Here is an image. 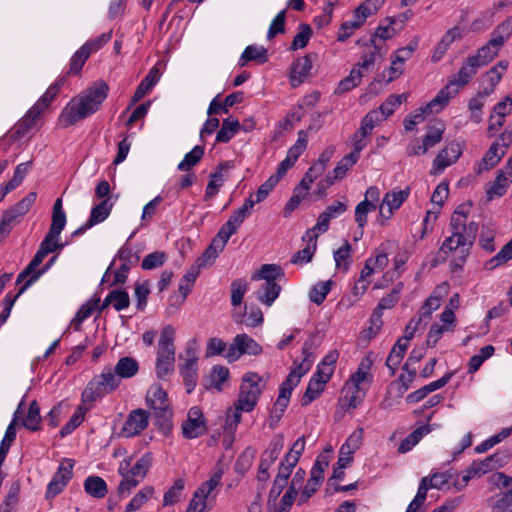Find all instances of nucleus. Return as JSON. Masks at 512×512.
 Instances as JSON below:
<instances>
[{"label": "nucleus", "mask_w": 512, "mask_h": 512, "mask_svg": "<svg viewBox=\"0 0 512 512\" xmlns=\"http://www.w3.org/2000/svg\"><path fill=\"white\" fill-rule=\"evenodd\" d=\"M468 207L459 206L451 216V235L446 237L439 248V254L450 258L452 272L461 271L470 255L478 232V224L468 221Z\"/></svg>", "instance_id": "f257e3e1"}, {"label": "nucleus", "mask_w": 512, "mask_h": 512, "mask_svg": "<svg viewBox=\"0 0 512 512\" xmlns=\"http://www.w3.org/2000/svg\"><path fill=\"white\" fill-rule=\"evenodd\" d=\"M109 87L102 81H96L78 96L72 98L62 110L59 123L69 127L97 112L108 96Z\"/></svg>", "instance_id": "f03ea898"}, {"label": "nucleus", "mask_w": 512, "mask_h": 512, "mask_svg": "<svg viewBox=\"0 0 512 512\" xmlns=\"http://www.w3.org/2000/svg\"><path fill=\"white\" fill-rule=\"evenodd\" d=\"M373 360L369 355L361 359L355 372H353L342 389L341 405L345 410L356 409L364 400L368 389L373 382L371 373Z\"/></svg>", "instance_id": "7ed1b4c3"}, {"label": "nucleus", "mask_w": 512, "mask_h": 512, "mask_svg": "<svg viewBox=\"0 0 512 512\" xmlns=\"http://www.w3.org/2000/svg\"><path fill=\"white\" fill-rule=\"evenodd\" d=\"M153 455L150 452L144 453L135 462L131 457L123 459L119 463L118 473L121 481L118 486V494L121 497L128 496L139 483L146 477L152 467Z\"/></svg>", "instance_id": "20e7f679"}, {"label": "nucleus", "mask_w": 512, "mask_h": 512, "mask_svg": "<svg viewBox=\"0 0 512 512\" xmlns=\"http://www.w3.org/2000/svg\"><path fill=\"white\" fill-rule=\"evenodd\" d=\"M176 329L167 324L162 327L156 347L155 372L163 379L174 371Z\"/></svg>", "instance_id": "39448f33"}, {"label": "nucleus", "mask_w": 512, "mask_h": 512, "mask_svg": "<svg viewBox=\"0 0 512 512\" xmlns=\"http://www.w3.org/2000/svg\"><path fill=\"white\" fill-rule=\"evenodd\" d=\"M266 387L264 378L256 372H246L241 378L239 392L234 403L238 404L240 410L251 412Z\"/></svg>", "instance_id": "423d86ee"}, {"label": "nucleus", "mask_w": 512, "mask_h": 512, "mask_svg": "<svg viewBox=\"0 0 512 512\" xmlns=\"http://www.w3.org/2000/svg\"><path fill=\"white\" fill-rule=\"evenodd\" d=\"M120 378L111 367H105L102 372L95 376L82 393L83 401L93 402L102 398L120 385Z\"/></svg>", "instance_id": "0eeeda50"}, {"label": "nucleus", "mask_w": 512, "mask_h": 512, "mask_svg": "<svg viewBox=\"0 0 512 512\" xmlns=\"http://www.w3.org/2000/svg\"><path fill=\"white\" fill-rule=\"evenodd\" d=\"M61 87L60 82H55L50 85L46 92L39 98V100L30 108L25 116L18 123V132L25 133L35 126L37 118L43 110L50 104V102L58 94Z\"/></svg>", "instance_id": "6e6552de"}, {"label": "nucleus", "mask_w": 512, "mask_h": 512, "mask_svg": "<svg viewBox=\"0 0 512 512\" xmlns=\"http://www.w3.org/2000/svg\"><path fill=\"white\" fill-rule=\"evenodd\" d=\"M64 247V244L60 242V236L51 234L48 232L41 242L38 251L34 255L31 262L28 266L18 275L16 283L20 284L23 280H25L28 274L40 266L45 257L49 253H53L55 251L61 250Z\"/></svg>", "instance_id": "1a4fd4ad"}, {"label": "nucleus", "mask_w": 512, "mask_h": 512, "mask_svg": "<svg viewBox=\"0 0 512 512\" xmlns=\"http://www.w3.org/2000/svg\"><path fill=\"white\" fill-rule=\"evenodd\" d=\"M263 349L259 343H257L249 335L242 333L237 334L230 345L228 346L227 352L224 357L228 362L232 363L241 358L242 355L247 354L251 356L260 355Z\"/></svg>", "instance_id": "9d476101"}, {"label": "nucleus", "mask_w": 512, "mask_h": 512, "mask_svg": "<svg viewBox=\"0 0 512 512\" xmlns=\"http://www.w3.org/2000/svg\"><path fill=\"white\" fill-rule=\"evenodd\" d=\"M303 355L302 362L289 373L287 379L281 384L278 397L290 400L293 389L299 384L302 376L310 370L314 356L309 352L307 344L303 347Z\"/></svg>", "instance_id": "9b49d317"}, {"label": "nucleus", "mask_w": 512, "mask_h": 512, "mask_svg": "<svg viewBox=\"0 0 512 512\" xmlns=\"http://www.w3.org/2000/svg\"><path fill=\"white\" fill-rule=\"evenodd\" d=\"M179 371L184 379L192 382L197 377L198 369V343L195 338L188 340L185 344L183 353L179 355Z\"/></svg>", "instance_id": "f8f14e48"}, {"label": "nucleus", "mask_w": 512, "mask_h": 512, "mask_svg": "<svg viewBox=\"0 0 512 512\" xmlns=\"http://www.w3.org/2000/svg\"><path fill=\"white\" fill-rule=\"evenodd\" d=\"M222 477L223 469L220 466L215 467L208 480L201 483L195 490L192 498L202 504H206V507H208L209 503L216 497L218 493V488L221 486Z\"/></svg>", "instance_id": "ddd939ff"}, {"label": "nucleus", "mask_w": 512, "mask_h": 512, "mask_svg": "<svg viewBox=\"0 0 512 512\" xmlns=\"http://www.w3.org/2000/svg\"><path fill=\"white\" fill-rule=\"evenodd\" d=\"M207 430L206 420L197 406L189 409L187 419L182 424V434L187 439L198 438Z\"/></svg>", "instance_id": "4468645a"}, {"label": "nucleus", "mask_w": 512, "mask_h": 512, "mask_svg": "<svg viewBox=\"0 0 512 512\" xmlns=\"http://www.w3.org/2000/svg\"><path fill=\"white\" fill-rule=\"evenodd\" d=\"M410 189H393L385 194L379 207L380 216L385 220L392 217L402 204L408 199Z\"/></svg>", "instance_id": "2eb2a0df"}, {"label": "nucleus", "mask_w": 512, "mask_h": 512, "mask_svg": "<svg viewBox=\"0 0 512 512\" xmlns=\"http://www.w3.org/2000/svg\"><path fill=\"white\" fill-rule=\"evenodd\" d=\"M462 155V147L458 142L452 141L441 149L433 160L432 173L440 174L448 166L455 163Z\"/></svg>", "instance_id": "dca6fc26"}, {"label": "nucleus", "mask_w": 512, "mask_h": 512, "mask_svg": "<svg viewBox=\"0 0 512 512\" xmlns=\"http://www.w3.org/2000/svg\"><path fill=\"white\" fill-rule=\"evenodd\" d=\"M149 424V413L144 409L132 410L121 429V435L127 438L139 435Z\"/></svg>", "instance_id": "f3484780"}, {"label": "nucleus", "mask_w": 512, "mask_h": 512, "mask_svg": "<svg viewBox=\"0 0 512 512\" xmlns=\"http://www.w3.org/2000/svg\"><path fill=\"white\" fill-rule=\"evenodd\" d=\"M490 459H483V460H475L473 461L463 472L461 477H459L454 482V486L461 490L465 488L470 480L480 478L483 475L493 471L490 466Z\"/></svg>", "instance_id": "a211bd4d"}, {"label": "nucleus", "mask_w": 512, "mask_h": 512, "mask_svg": "<svg viewBox=\"0 0 512 512\" xmlns=\"http://www.w3.org/2000/svg\"><path fill=\"white\" fill-rule=\"evenodd\" d=\"M346 210V198H343V200L334 201L319 215L317 223L312 227V229L319 234L326 232L329 229V222L332 219L341 216Z\"/></svg>", "instance_id": "6ab92c4d"}, {"label": "nucleus", "mask_w": 512, "mask_h": 512, "mask_svg": "<svg viewBox=\"0 0 512 512\" xmlns=\"http://www.w3.org/2000/svg\"><path fill=\"white\" fill-rule=\"evenodd\" d=\"M479 68L480 66L476 59L471 56L467 57L458 72L450 77L448 85H451L452 88H457L459 91L473 79Z\"/></svg>", "instance_id": "aec40b11"}, {"label": "nucleus", "mask_w": 512, "mask_h": 512, "mask_svg": "<svg viewBox=\"0 0 512 512\" xmlns=\"http://www.w3.org/2000/svg\"><path fill=\"white\" fill-rule=\"evenodd\" d=\"M147 405L155 411L157 416L165 417L169 411L167 393L160 385H152L146 394Z\"/></svg>", "instance_id": "412c9836"}, {"label": "nucleus", "mask_w": 512, "mask_h": 512, "mask_svg": "<svg viewBox=\"0 0 512 512\" xmlns=\"http://www.w3.org/2000/svg\"><path fill=\"white\" fill-rule=\"evenodd\" d=\"M364 147L365 143H362L361 141H355L354 150L351 153L345 155L337 163L333 170V178L329 180V184H333L335 180H341L346 176L349 169L357 163L360 157V152Z\"/></svg>", "instance_id": "4be33fe9"}, {"label": "nucleus", "mask_w": 512, "mask_h": 512, "mask_svg": "<svg viewBox=\"0 0 512 512\" xmlns=\"http://www.w3.org/2000/svg\"><path fill=\"white\" fill-rule=\"evenodd\" d=\"M312 67L313 63L310 55L297 58L293 62L289 74L291 86L297 87L302 84L310 76Z\"/></svg>", "instance_id": "5701e85b"}, {"label": "nucleus", "mask_w": 512, "mask_h": 512, "mask_svg": "<svg viewBox=\"0 0 512 512\" xmlns=\"http://www.w3.org/2000/svg\"><path fill=\"white\" fill-rule=\"evenodd\" d=\"M505 153L506 150L501 147L499 141L494 142L486 151L483 158L475 164V172L477 174H482L483 172L492 169L500 162Z\"/></svg>", "instance_id": "b1692460"}, {"label": "nucleus", "mask_w": 512, "mask_h": 512, "mask_svg": "<svg viewBox=\"0 0 512 512\" xmlns=\"http://www.w3.org/2000/svg\"><path fill=\"white\" fill-rule=\"evenodd\" d=\"M457 93V88H452L451 85L447 84L430 102L422 106V108L428 115L438 114L448 105L449 101L455 97Z\"/></svg>", "instance_id": "393cba45"}, {"label": "nucleus", "mask_w": 512, "mask_h": 512, "mask_svg": "<svg viewBox=\"0 0 512 512\" xmlns=\"http://www.w3.org/2000/svg\"><path fill=\"white\" fill-rule=\"evenodd\" d=\"M319 233L312 228L308 229L303 236V240L307 242V245L302 250L298 251L291 262L293 264H306L312 260V257L316 251L317 238Z\"/></svg>", "instance_id": "a878e982"}, {"label": "nucleus", "mask_w": 512, "mask_h": 512, "mask_svg": "<svg viewBox=\"0 0 512 512\" xmlns=\"http://www.w3.org/2000/svg\"><path fill=\"white\" fill-rule=\"evenodd\" d=\"M501 48V39L491 37L489 42L479 48L474 55H471V57L476 59V62H478L479 66L482 67L491 62L498 55Z\"/></svg>", "instance_id": "bb28decb"}, {"label": "nucleus", "mask_w": 512, "mask_h": 512, "mask_svg": "<svg viewBox=\"0 0 512 512\" xmlns=\"http://www.w3.org/2000/svg\"><path fill=\"white\" fill-rule=\"evenodd\" d=\"M160 79L159 70L156 67H153L149 70L148 74L144 77V79L138 85L131 104L134 105L138 101H140L145 95H147L152 88L156 85V83Z\"/></svg>", "instance_id": "cd10ccee"}, {"label": "nucleus", "mask_w": 512, "mask_h": 512, "mask_svg": "<svg viewBox=\"0 0 512 512\" xmlns=\"http://www.w3.org/2000/svg\"><path fill=\"white\" fill-rule=\"evenodd\" d=\"M511 182L512 179L506 175L504 170H500L497 173L495 180L488 183L486 186V195L488 200L503 196Z\"/></svg>", "instance_id": "c85d7f7f"}, {"label": "nucleus", "mask_w": 512, "mask_h": 512, "mask_svg": "<svg viewBox=\"0 0 512 512\" xmlns=\"http://www.w3.org/2000/svg\"><path fill=\"white\" fill-rule=\"evenodd\" d=\"M281 286L277 282H263L255 292L259 302L266 306H271L279 297Z\"/></svg>", "instance_id": "c756f323"}, {"label": "nucleus", "mask_w": 512, "mask_h": 512, "mask_svg": "<svg viewBox=\"0 0 512 512\" xmlns=\"http://www.w3.org/2000/svg\"><path fill=\"white\" fill-rule=\"evenodd\" d=\"M491 94V89H483L479 91L468 102V109L470 111V120L475 123H480L483 118L482 109L485 105L486 98Z\"/></svg>", "instance_id": "7c9ffc66"}, {"label": "nucleus", "mask_w": 512, "mask_h": 512, "mask_svg": "<svg viewBox=\"0 0 512 512\" xmlns=\"http://www.w3.org/2000/svg\"><path fill=\"white\" fill-rule=\"evenodd\" d=\"M335 267L338 271L346 273L350 269L352 263V246L345 241L341 247L333 252Z\"/></svg>", "instance_id": "2f4dec72"}, {"label": "nucleus", "mask_w": 512, "mask_h": 512, "mask_svg": "<svg viewBox=\"0 0 512 512\" xmlns=\"http://www.w3.org/2000/svg\"><path fill=\"white\" fill-rule=\"evenodd\" d=\"M230 377L229 369L222 365H215L210 372L209 388L222 392L228 385Z\"/></svg>", "instance_id": "473e14b6"}, {"label": "nucleus", "mask_w": 512, "mask_h": 512, "mask_svg": "<svg viewBox=\"0 0 512 512\" xmlns=\"http://www.w3.org/2000/svg\"><path fill=\"white\" fill-rule=\"evenodd\" d=\"M114 370L121 379H128L135 376L139 370V364L133 357L125 356L118 360Z\"/></svg>", "instance_id": "72a5a7b5"}, {"label": "nucleus", "mask_w": 512, "mask_h": 512, "mask_svg": "<svg viewBox=\"0 0 512 512\" xmlns=\"http://www.w3.org/2000/svg\"><path fill=\"white\" fill-rule=\"evenodd\" d=\"M130 299L129 295L124 290H113L111 291L103 301L101 310L109 305H112L116 311H122L129 307Z\"/></svg>", "instance_id": "f704fd0d"}, {"label": "nucleus", "mask_w": 512, "mask_h": 512, "mask_svg": "<svg viewBox=\"0 0 512 512\" xmlns=\"http://www.w3.org/2000/svg\"><path fill=\"white\" fill-rule=\"evenodd\" d=\"M84 489L91 497L101 499L108 492L107 484L103 478L99 476H89L84 482Z\"/></svg>", "instance_id": "c9c22d12"}, {"label": "nucleus", "mask_w": 512, "mask_h": 512, "mask_svg": "<svg viewBox=\"0 0 512 512\" xmlns=\"http://www.w3.org/2000/svg\"><path fill=\"white\" fill-rule=\"evenodd\" d=\"M508 68V62L506 60L499 61L495 66L486 72L484 80L487 82V86L483 89H491V94L494 92L495 87L500 83L502 76Z\"/></svg>", "instance_id": "e433bc0d"}, {"label": "nucleus", "mask_w": 512, "mask_h": 512, "mask_svg": "<svg viewBox=\"0 0 512 512\" xmlns=\"http://www.w3.org/2000/svg\"><path fill=\"white\" fill-rule=\"evenodd\" d=\"M369 285L370 283H368L366 280L361 278L357 279L351 289V295L343 297L339 302V306L346 309L352 307L354 303H356L365 294Z\"/></svg>", "instance_id": "4c0bfd02"}, {"label": "nucleus", "mask_w": 512, "mask_h": 512, "mask_svg": "<svg viewBox=\"0 0 512 512\" xmlns=\"http://www.w3.org/2000/svg\"><path fill=\"white\" fill-rule=\"evenodd\" d=\"M229 167V162L221 163L218 166V170L210 175V180L205 189L206 198H212L218 193L219 189L222 187L224 183V174L222 171Z\"/></svg>", "instance_id": "58836bf2"}, {"label": "nucleus", "mask_w": 512, "mask_h": 512, "mask_svg": "<svg viewBox=\"0 0 512 512\" xmlns=\"http://www.w3.org/2000/svg\"><path fill=\"white\" fill-rule=\"evenodd\" d=\"M284 447V436L282 434L275 435L268 447L263 451L261 454L260 459L263 461L269 462L271 464H274L275 461L278 459L279 455L281 454V451Z\"/></svg>", "instance_id": "ea45409f"}, {"label": "nucleus", "mask_w": 512, "mask_h": 512, "mask_svg": "<svg viewBox=\"0 0 512 512\" xmlns=\"http://www.w3.org/2000/svg\"><path fill=\"white\" fill-rule=\"evenodd\" d=\"M491 512H512V492H500L488 499Z\"/></svg>", "instance_id": "a19ab883"}, {"label": "nucleus", "mask_w": 512, "mask_h": 512, "mask_svg": "<svg viewBox=\"0 0 512 512\" xmlns=\"http://www.w3.org/2000/svg\"><path fill=\"white\" fill-rule=\"evenodd\" d=\"M512 259V239L501 250L484 263V269L492 271Z\"/></svg>", "instance_id": "79ce46f5"}, {"label": "nucleus", "mask_w": 512, "mask_h": 512, "mask_svg": "<svg viewBox=\"0 0 512 512\" xmlns=\"http://www.w3.org/2000/svg\"><path fill=\"white\" fill-rule=\"evenodd\" d=\"M267 60V50L263 46L249 45L243 51L239 64L244 66L248 61L265 63Z\"/></svg>", "instance_id": "37998d69"}, {"label": "nucleus", "mask_w": 512, "mask_h": 512, "mask_svg": "<svg viewBox=\"0 0 512 512\" xmlns=\"http://www.w3.org/2000/svg\"><path fill=\"white\" fill-rule=\"evenodd\" d=\"M153 486H144L140 489L126 505L124 512L138 511L154 495Z\"/></svg>", "instance_id": "c03bdc74"}, {"label": "nucleus", "mask_w": 512, "mask_h": 512, "mask_svg": "<svg viewBox=\"0 0 512 512\" xmlns=\"http://www.w3.org/2000/svg\"><path fill=\"white\" fill-rule=\"evenodd\" d=\"M36 193L30 192L27 196H25L21 201H19L15 206L11 209L4 212L6 215H9L11 219L16 223V220L25 215L36 200Z\"/></svg>", "instance_id": "a18cd8bd"}, {"label": "nucleus", "mask_w": 512, "mask_h": 512, "mask_svg": "<svg viewBox=\"0 0 512 512\" xmlns=\"http://www.w3.org/2000/svg\"><path fill=\"white\" fill-rule=\"evenodd\" d=\"M240 123L237 119L227 118L223 121L220 130L217 132L216 141L220 143L229 142L239 131Z\"/></svg>", "instance_id": "49530a36"}, {"label": "nucleus", "mask_w": 512, "mask_h": 512, "mask_svg": "<svg viewBox=\"0 0 512 512\" xmlns=\"http://www.w3.org/2000/svg\"><path fill=\"white\" fill-rule=\"evenodd\" d=\"M284 276L282 268L275 264H264L260 270L252 276L253 280H264V282H276Z\"/></svg>", "instance_id": "de8ad7c7"}, {"label": "nucleus", "mask_w": 512, "mask_h": 512, "mask_svg": "<svg viewBox=\"0 0 512 512\" xmlns=\"http://www.w3.org/2000/svg\"><path fill=\"white\" fill-rule=\"evenodd\" d=\"M224 248L225 247L217 243L215 240H212L207 249L197 259L196 265L198 269L211 266L215 259L218 257L219 253L222 252Z\"/></svg>", "instance_id": "09e8293b"}, {"label": "nucleus", "mask_w": 512, "mask_h": 512, "mask_svg": "<svg viewBox=\"0 0 512 512\" xmlns=\"http://www.w3.org/2000/svg\"><path fill=\"white\" fill-rule=\"evenodd\" d=\"M408 346L409 345H407L406 343L402 342L399 339L394 344L391 352L389 353L386 359V366L391 370L392 374L395 373L397 367L401 363Z\"/></svg>", "instance_id": "8fccbe9b"}, {"label": "nucleus", "mask_w": 512, "mask_h": 512, "mask_svg": "<svg viewBox=\"0 0 512 512\" xmlns=\"http://www.w3.org/2000/svg\"><path fill=\"white\" fill-rule=\"evenodd\" d=\"M112 207L113 203L110 198H106L94 206L91 209L89 217L90 225H96L103 222L110 215Z\"/></svg>", "instance_id": "3c124183"}, {"label": "nucleus", "mask_w": 512, "mask_h": 512, "mask_svg": "<svg viewBox=\"0 0 512 512\" xmlns=\"http://www.w3.org/2000/svg\"><path fill=\"white\" fill-rule=\"evenodd\" d=\"M325 382L312 376L307 385L305 394L302 398V405H308L317 399L324 390Z\"/></svg>", "instance_id": "603ef678"}, {"label": "nucleus", "mask_w": 512, "mask_h": 512, "mask_svg": "<svg viewBox=\"0 0 512 512\" xmlns=\"http://www.w3.org/2000/svg\"><path fill=\"white\" fill-rule=\"evenodd\" d=\"M333 285L332 280L321 281L316 283L309 291V299L311 302L320 305L326 299Z\"/></svg>", "instance_id": "864d4df0"}, {"label": "nucleus", "mask_w": 512, "mask_h": 512, "mask_svg": "<svg viewBox=\"0 0 512 512\" xmlns=\"http://www.w3.org/2000/svg\"><path fill=\"white\" fill-rule=\"evenodd\" d=\"M362 77L363 72L359 71V67H353L349 75L339 82L336 92L341 94L352 90L360 84Z\"/></svg>", "instance_id": "5fc2aeb1"}, {"label": "nucleus", "mask_w": 512, "mask_h": 512, "mask_svg": "<svg viewBox=\"0 0 512 512\" xmlns=\"http://www.w3.org/2000/svg\"><path fill=\"white\" fill-rule=\"evenodd\" d=\"M203 155L204 147L201 145H196L184 156L183 160L178 164V169L184 172L189 171L202 159Z\"/></svg>", "instance_id": "6e6d98bb"}, {"label": "nucleus", "mask_w": 512, "mask_h": 512, "mask_svg": "<svg viewBox=\"0 0 512 512\" xmlns=\"http://www.w3.org/2000/svg\"><path fill=\"white\" fill-rule=\"evenodd\" d=\"M252 209L253 202L252 198L249 197L248 199L245 200L244 204L240 208L232 212L228 221L237 229H239L242 223L245 221V219L251 214Z\"/></svg>", "instance_id": "4d7b16f0"}, {"label": "nucleus", "mask_w": 512, "mask_h": 512, "mask_svg": "<svg viewBox=\"0 0 512 512\" xmlns=\"http://www.w3.org/2000/svg\"><path fill=\"white\" fill-rule=\"evenodd\" d=\"M245 410H240L238 404L234 403L233 406L228 410L224 430L232 437L234 436L239 423L241 422V413Z\"/></svg>", "instance_id": "13d9d810"}, {"label": "nucleus", "mask_w": 512, "mask_h": 512, "mask_svg": "<svg viewBox=\"0 0 512 512\" xmlns=\"http://www.w3.org/2000/svg\"><path fill=\"white\" fill-rule=\"evenodd\" d=\"M185 487V480L183 478L176 479L172 486L165 492L163 496V504L165 506L177 503L182 495Z\"/></svg>", "instance_id": "bf43d9fd"}, {"label": "nucleus", "mask_w": 512, "mask_h": 512, "mask_svg": "<svg viewBox=\"0 0 512 512\" xmlns=\"http://www.w3.org/2000/svg\"><path fill=\"white\" fill-rule=\"evenodd\" d=\"M444 130L445 127L441 123L431 125L428 127L427 132L422 140L427 150L434 147L442 140Z\"/></svg>", "instance_id": "052dcab7"}, {"label": "nucleus", "mask_w": 512, "mask_h": 512, "mask_svg": "<svg viewBox=\"0 0 512 512\" xmlns=\"http://www.w3.org/2000/svg\"><path fill=\"white\" fill-rule=\"evenodd\" d=\"M308 133L305 130H300L297 133V140L293 146H291L287 152V156L294 161L303 154L308 146Z\"/></svg>", "instance_id": "680f3d73"}, {"label": "nucleus", "mask_w": 512, "mask_h": 512, "mask_svg": "<svg viewBox=\"0 0 512 512\" xmlns=\"http://www.w3.org/2000/svg\"><path fill=\"white\" fill-rule=\"evenodd\" d=\"M97 303L98 300H95L89 301L82 305L81 308L78 310L77 314L75 315V317L71 320L70 326L73 327L75 330H79L82 323L92 315Z\"/></svg>", "instance_id": "e2e57ef3"}, {"label": "nucleus", "mask_w": 512, "mask_h": 512, "mask_svg": "<svg viewBox=\"0 0 512 512\" xmlns=\"http://www.w3.org/2000/svg\"><path fill=\"white\" fill-rule=\"evenodd\" d=\"M386 21H387V24H380L377 27L375 34L371 40L373 45H377L376 44L377 39L385 41V40L393 38L396 35L397 32L394 27L395 19L387 18Z\"/></svg>", "instance_id": "0e129e2a"}, {"label": "nucleus", "mask_w": 512, "mask_h": 512, "mask_svg": "<svg viewBox=\"0 0 512 512\" xmlns=\"http://www.w3.org/2000/svg\"><path fill=\"white\" fill-rule=\"evenodd\" d=\"M441 303L442 298L436 292L430 295L420 308L419 317H421V321L429 319L431 314L441 306Z\"/></svg>", "instance_id": "69168bd1"}, {"label": "nucleus", "mask_w": 512, "mask_h": 512, "mask_svg": "<svg viewBox=\"0 0 512 512\" xmlns=\"http://www.w3.org/2000/svg\"><path fill=\"white\" fill-rule=\"evenodd\" d=\"M406 98L407 96L405 94L391 95L380 105L378 111L383 113L384 119L386 120L390 115L394 113V111L402 104V102L406 100Z\"/></svg>", "instance_id": "338daca9"}, {"label": "nucleus", "mask_w": 512, "mask_h": 512, "mask_svg": "<svg viewBox=\"0 0 512 512\" xmlns=\"http://www.w3.org/2000/svg\"><path fill=\"white\" fill-rule=\"evenodd\" d=\"M376 209V205L369 200H363L355 208V221L359 228H363L367 223V216Z\"/></svg>", "instance_id": "774afa93"}]
</instances>
